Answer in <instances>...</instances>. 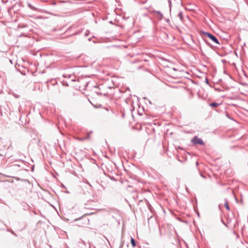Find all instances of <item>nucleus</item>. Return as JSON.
Wrapping results in <instances>:
<instances>
[{
    "label": "nucleus",
    "instance_id": "obj_1",
    "mask_svg": "<svg viewBox=\"0 0 248 248\" xmlns=\"http://www.w3.org/2000/svg\"><path fill=\"white\" fill-rule=\"evenodd\" d=\"M201 34L207 36L214 43L217 44H220L217 38L211 33L202 31H201Z\"/></svg>",
    "mask_w": 248,
    "mask_h": 248
},
{
    "label": "nucleus",
    "instance_id": "obj_2",
    "mask_svg": "<svg viewBox=\"0 0 248 248\" xmlns=\"http://www.w3.org/2000/svg\"><path fill=\"white\" fill-rule=\"evenodd\" d=\"M191 142L194 144H198L201 145H204L205 143L202 139L198 138L197 136H195L192 140Z\"/></svg>",
    "mask_w": 248,
    "mask_h": 248
},
{
    "label": "nucleus",
    "instance_id": "obj_3",
    "mask_svg": "<svg viewBox=\"0 0 248 248\" xmlns=\"http://www.w3.org/2000/svg\"><path fill=\"white\" fill-rule=\"evenodd\" d=\"M152 12L155 13V16L158 20H161L163 18V16L160 11L153 10Z\"/></svg>",
    "mask_w": 248,
    "mask_h": 248
},
{
    "label": "nucleus",
    "instance_id": "obj_4",
    "mask_svg": "<svg viewBox=\"0 0 248 248\" xmlns=\"http://www.w3.org/2000/svg\"><path fill=\"white\" fill-rule=\"evenodd\" d=\"M220 103H217L216 102H212L209 104V106L212 107L213 108H216L218 106H219Z\"/></svg>",
    "mask_w": 248,
    "mask_h": 248
},
{
    "label": "nucleus",
    "instance_id": "obj_5",
    "mask_svg": "<svg viewBox=\"0 0 248 248\" xmlns=\"http://www.w3.org/2000/svg\"><path fill=\"white\" fill-rule=\"evenodd\" d=\"M130 242L132 247L134 248L136 246V242L135 240L132 237H131Z\"/></svg>",
    "mask_w": 248,
    "mask_h": 248
},
{
    "label": "nucleus",
    "instance_id": "obj_6",
    "mask_svg": "<svg viewBox=\"0 0 248 248\" xmlns=\"http://www.w3.org/2000/svg\"><path fill=\"white\" fill-rule=\"evenodd\" d=\"M82 243L85 246H88L89 248H91V245L90 243V242H86L85 241L82 240Z\"/></svg>",
    "mask_w": 248,
    "mask_h": 248
},
{
    "label": "nucleus",
    "instance_id": "obj_7",
    "mask_svg": "<svg viewBox=\"0 0 248 248\" xmlns=\"http://www.w3.org/2000/svg\"><path fill=\"white\" fill-rule=\"evenodd\" d=\"M178 17L180 18L181 20H183V12L182 11L179 12L178 14Z\"/></svg>",
    "mask_w": 248,
    "mask_h": 248
},
{
    "label": "nucleus",
    "instance_id": "obj_8",
    "mask_svg": "<svg viewBox=\"0 0 248 248\" xmlns=\"http://www.w3.org/2000/svg\"><path fill=\"white\" fill-rule=\"evenodd\" d=\"M224 206H225V207L226 209L227 210H228V211H229V210H230V207H229V204H228V202H227V201L225 202V204H224Z\"/></svg>",
    "mask_w": 248,
    "mask_h": 248
},
{
    "label": "nucleus",
    "instance_id": "obj_9",
    "mask_svg": "<svg viewBox=\"0 0 248 248\" xmlns=\"http://www.w3.org/2000/svg\"><path fill=\"white\" fill-rule=\"evenodd\" d=\"M7 231L8 232H10L12 234H13L15 236H17V234L16 233L12 230H11V229H8Z\"/></svg>",
    "mask_w": 248,
    "mask_h": 248
},
{
    "label": "nucleus",
    "instance_id": "obj_10",
    "mask_svg": "<svg viewBox=\"0 0 248 248\" xmlns=\"http://www.w3.org/2000/svg\"><path fill=\"white\" fill-rule=\"evenodd\" d=\"M92 133V131H90L88 133V135L84 138L85 140L89 139H90V134Z\"/></svg>",
    "mask_w": 248,
    "mask_h": 248
},
{
    "label": "nucleus",
    "instance_id": "obj_11",
    "mask_svg": "<svg viewBox=\"0 0 248 248\" xmlns=\"http://www.w3.org/2000/svg\"><path fill=\"white\" fill-rule=\"evenodd\" d=\"M204 41L208 46H209L210 47H212L213 46L209 42H208L205 39H204Z\"/></svg>",
    "mask_w": 248,
    "mask_h": 248
},
{
    "label": "nucleus",
    "instance_id": "obj_12",
    "mask_svg": "<svg viewBox=\"0 0 248 248\" xmlns=\"http://www.w3.org/2000/svg\"><path fill=\"white\" fill-rule=\"evenodd\" d=\"M28 6H29V7L31 9H35V8H34L33 6H32L31 4H30V3H28Z\"/></svg>",
    "mask_w": 248,
    "mask_h": 248
},
{
    "label": "nucleus",
    "instance_id": "obj_13",
    "mask_svg": "<svg viewBox=\"0 0 248 248\" xmlns=\"http://www.w3.org/2000/svg\"><path fill=\"white\" fill-rule=\"evenodd\" d=\"M85 215H83L82 217H79V218H76L74 220L75 221H77V220H79L82 218H83L84 217V216H85Z\"/></svg>",
    "mask_w": 248,
    "mask_h": 248
},
{
    "label": "nucleus",
    "instance_id": "obj_14",
    "mask_svg": "<svg viewBox=\"0 0 248 248\" xmlns=\"http://www.w3.org/2000/svg\"><path fill=\"white\" fill-rule=\"evenodd\" d=\"M166 21L168 23H170V20L169 19H167Z\"/></svg>",
    "mask_w": 248,
    "mask_h": 248
},
{
    "label": "nucleus",
    "instance_id": "obj_15",
    "mask_svg": "<svg viewBox=\"0 0 248 248\" xmlns=\"http://www.w3.org/2000/svg\"><path fill=\"white\" fill-rule=\"evenodd\" d=\"M169 3H170V5H171V1L170 0H168Z\"/></svg>",
    "mask_w": 248,
    "mask_h": 248
},
{
    "label": "nucleus",
    "instance_id": "obj_16",
    "mask_svg": "<svg viewBox=\"0 0 248 248\" xmlns=\"http://www.w3.org/2000/svg\"><path fill=\"white\" fill-rule=\"evenodd\" d=\"M138 248H145L144 247L142 248L140 246H138Z\"/></svg>",
    "mask_w": 248,
    "mask_h": 248
},
{
    "label": "nucleus",
    "instance_id": "obj_17",
    "mask_svg": "<svg viewBox=\"0 0 248 248\" xmlns=\"http://www.w3.org/2000/svg\"><path fill=\"white\" fill-rule=\"evenodd\" d=\"M71 76H72V75H68V78H70Z\"/></svg>",
    "mask_w": 248,
    "mask_h": 248
},
{
    "label": "nucleus",
    "instance_id": "obj_18",
    "mask_svg": "<svg viewBox=\"0 0 248 248\" xmlns=\"http://www.w3.org/2000/svg\"><path fill=\"white\" fill-rule=\"evenodd\" d=\"M85 35H86V36L88 35V33H87V31H86V32L85 33Z\"/></svg>",
    "mask_w": 248,
    "mask_h": 248
},
{
    "label": "nucleus",
    "instance_id": "obj_19",
    "mask_svg": "<svg viewBox=\"0 0 248 248\" xmlns=\"http://www.w3.org/2000/svg\"><path fill=\"white\" fill-rule=\"evenodd\" d=\"M206 82L207 84H208V81L207 79H206Z\"/></svg>",
    "mask_w": 248,
    "mask_h": 248
},
{
    "label": "nucleus",
    "instance_id": "obj_20",
    "mask_svg": "<svg viewBox=\"0 0 248 248\" xmlns=\"http://www.w3.org/2000/svg\"><path fill=\"white\" fill-rule=\"evenodd\" d=\"M63 77H64V78H66V77H67V76H66V75H63Z\"/></svg>",
    "mask_w": 248,
    "mask_h": 248
},
{
    "label": "nucleus",
    "instance_id": "obj_21",
    "mask_svg": "<svg viewBox=\"0 0 248 248\" xmlns=\"http://www.w3.org/2000/svg\"><path fill=\"white\" fill-rule=\"evenodd\" d=\"M151 205H149V209L150 210H151V208H150V207H151Z\"/></svg>",
    "mask_w": 248,
    "mask_h": 248
},
{
    "label": "nucleus",
    "instance_id": "obj_22",
    "mask_svg": "<svg viewBox=\"0 0 248 248\" xmlns=\"http://www.w3.org/2000/svg\"><path fill=\"white\" fill-rule=\"evenodd\" d=\"M123 247V244L121 245V246L120 247V248H122Z\"/></svg>",
    "mask_w": 248,
    "mask_h": 248
},
{
    "label": "nucleus",
    "instance_id": "obj_23",
    "mask_svg": "<svg viewBox=\"0 0 248 248\" xmlns=\"http://www.w3.org/2000/svg\"><path fill=\"white\" fill-rule=\"evenodd\" d=\"M19 97V95H16V98H18Z\"/></svg>",
    "mask_w": 248,
    "mask_h": 248
},
{
    "label": "nucleus",
    "instance_id": "obj_24",
    "mask_svg": "<svg viewBox=\"0 0 248 248\" xmlns=\"http://www.w3.org/2000/svg\"><path fill=\"white\" fill-rule=\"evenodd\" d=\"M201 176H202V177H203V178H205V177H204L203 175L201 174Z\"/></svg>",
    "mask_w": 248,
    "mask_h": 248
},
{
    "label": "nucleus",
    "instance_id": "obj_25",
    "mask_svg": "<svg viewBox=\"0 0 248 248\" xmlns=\"http://www.w3.org/2000/svg\"><path fill=\"white\" fill-rule=\"evenodd\" d=\"M196 165L198 166V162H196Z\"/></svg>",
    "mask_w": 248,
    "mask_h": 248
},
{
    "label": "nucleus",
    "instance_id": "obj_26",
    "mask_svg": "<svg viewBox=\"0 0 248 248\" xmlns=\"http://www.w3.org/2000/svg\"><path fill=\"white\" fill-rule=\"evenodd\" d=\"M88 40H89V41H91V38H89V39H88Z\"/></svg>",
    "mask_w": 248,
    "mask_h": 248
},
{
    "label": "nucleus",
    "instance_id": "obj_27",
    "mask_svg": "<svg viewBox=\"0 0 248 248\" xmlns=\"http://www.w3.org/2000/svg\"><path fill=\"white\" fill-rule=\"evenodd\" d=\"M72 81H76V80L75 79H72Z\"/></svg>",
    "mask_w": 248,
    "mask_h": 248
},
{
    "label": "nucleus",
    "instance_id": "obj_28",
    "mask_svg": "<svg viewBox=\"0 0 248 248\" xmlns=\"http://www.w3.org/2000/svg\"><path fill=\"white\" fill-rule=\"evenodd\" d=\"M33 167H34V166H33V167H32V170H33Z\"/></svg>",
    "mask_w": 248,
    "mask_h": 248
},
{
    "label": "nucleus",
    "instance_id": "obj_29",
    "mask_svg": "<svg viewBox=\"0 0 248 248\" xmlns=\"http://www.w3.org/2000/svg\"><path fill=\"white\" fill-rule=\"evenodd\" d=\"M86 221H88V222H89V219H87V220H86Z\"/></svg>",
    "mask_w": 248,
    "mask_h": 248
},
{
    "label": "nucleus",
    "instance_id": "obj_30",
    "mask_svg": "<svg viewBox=\"0 0 248 248\" xmlns=\"http://www.w3.org/2000/svg\"><path fill=\"white\" fill-rule=\"evenodd\" d=\"M186 190L188 192V190H187V187H186Z\"/></svg>",
    "mask_w": 248,
    "mask_h": 248
}]
</instances>
